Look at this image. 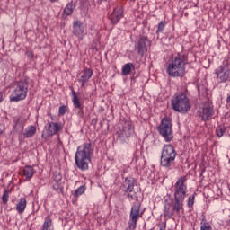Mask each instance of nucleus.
<instances>
[{
  "label": "nucleus",
  "mask_w": 230,
  "mask_h": 230,
  "mask_svg": "<svg viewBox=\"0 0 230 230\" xmlns=\"http://www.w3.org/2000/svg\"><path fill=\"white\" fill-rule=\"evenodd\" d=\"M35 134H37V128L35 126H28L23 132V136L27 139L33 137Z\"/></svg>",
  "instance_id": "22"
},
{
  "label": "nucleus",
  "mask_w": 230,
  "mask_h": 230,
  "mask_svg": "<svg viewBox=\"0 0 230 230\" xmlns=\"http://www.w3.org/2000/svg\"><path fill=\"white\" fill-rule=\"evenodd\" d=\"M151 42L146 36H141L137 41V51L138 54L143 57L146 51H148V48H150Z\"/></svg>",
  "instance_id": "13"
},
{
  "label": "nucleus",
  "mask_w": 230,
  "mask_h": 230,
  "mask_svg": "<svg viewBox=\"0 0 230 230\" xmlns=\"http://www.w3.org/2000/svg\"><path fill=\"white\" fill-rule=\"evenodd\" d=\"M164 229H166V226H164V228L163 227L160 228V230H164Z\"/></svg>",
  "instance_id": "40"
},
{
  "label": "nucleus",
  "mask_w": 230,
  "mask_h": 230,
  "mask_svg": "<svg viewBox=\"0 0 230 230\" xmlns=\"http://www.w3.org/2000/svg\"><path fill=\"white\" fill-rule=\"evenodd\" d=\"M75 10V5L73 3L67 4L66 8L64 9V15L66 17L73 14V11Z\"/></svg>",
  "instance_id": "25"
},
{
  "label": "nucleus",
  "mask_w": 230,
  "mask_h": 230,
  "mask_svg": "<svg viewBox=\"0 0 230 230\" xmlns=\"http://www.w3.org/2000/svg\"><path fill=\"white\" fill-rule=\"evenodd\" d=\"M184 205L177 208V200L174 199L173 207L170 204H165L164 210V217L167 218H172L173 215L176 213H180L181 209H182Z\"/></svg>",
  "instance_id": "14"
},
{
  "label": "nucleus",
  "mask_w": 230,
  "mask_h": 230,
  "mask_svg": "<svg viewBox=\"0 0 230 230\" xmlns=\"http://www.w3.org/2000/svg\"><path fill=\"white\" fill-rule=\"evenodd\" d=\"M123 18V8L121 7H116L113 10V13L110 16V21L112 22V24H118L119 21Z\"/></svg>",
  "instance_id": "17"
},
{
  "label": "nucleus",
  "mask_w": 230,
  "mask_h": 230,
  "mask_svg": "<svg viewBox=\"0 0 230 230\" xmlns=\"http://www.w3.org/2000/svg\"><path fill=\"white\" fill-rule=\"evenodd\" d=\"M41 230H55V226H53V221L51 220V217H49V216L45 217Z\"/></svg>",
  "instance_id": "23"
},
{
  "label": "nucleus",
  "mask_w": 230,
  "mask_h": 230,
  "mask_svg": "<svg viewBox=\"0 0 230 230\" xmlns=\"http://www.w3.org/2000/svg\"><path fill=\"white\" fill-rule=\"evenodd\" d=\"M166 24H168V22H166V21H161L158 23L157 30H156V35H159V33H163V31H164V28H166Z\"/></svg>",
  "instance_id": "26"
},
{
  "label": "nucleus",
  "mask_w": 230,
  "mask_h": 230,
  "mask_svg": "<svg viewBox=\"0 0 230 230\" xmlns=\"http://www.w3.org/2000/svg\"><path fill=\"white\" fill-rule=\"evenodd\" d=\"M54 181L55 184L53 185L54 190H58V182L62 181V175L60 173L54 174Z\"/></svg>",
  "instance_id": "28"
},
{
  "label": "nucleus",
  "mask_w": 230,
  "mask_h": 230,
  "mask_svg": "<svg viewBox=\"0 0 230 230\" xmlns=\"http://www.w3.org/2000/svg\"><path fill=\"white\" fill-rule=\"evenodd\" d=\"M126 193H128V197L129 198V199H131V200H134V195H132V194H130V192H126Z\"/></svg>",
  "instance_id": "36"
},
{
  "label": "nucleus",
  "mask_w": 230,
  "mask_h": 230,
  "mask_svg": "<svg viewBox=\"0 0 230 230\" xmlns=\"http://www.w3.org/2000/svg\"><path fill=\"white\" fill-rule=\"evenodd\" d=\"M217 80L219 84H226L227 80L230 82V68L227 64L221 66L216 69Z\"/></svg>",
  "instance_id": "11"
},
{
  "label": "nucleus",
  "mask_w": 230,
  "mask_h": 230,
  "mask_svg": "<svg viewBox=\"0 0 230 230\" xmlns=\"http://www.w3.org/2000/svg\"><path fill=\"white\" fill-rule=\"evenodd\" d=\"M3 102V93L0 92V103Z\"/></svg>",
  "instance_id": "37"
},
{
  "label": "nucleus",
  "mask_w": 230,
  "mask_h": 230,
  "mask_svg": "<svg viewBox=\"0 0 230 230\" xmlns=\"http://www.w3.org/2000/svg\"><path fill=\"white\" fill-rule=\"evenodd\" d=\"M14 130H18V132H22V130H24V126L16 123L14 126Z\"/></svg>",
  "instance_id": "34"
},
{
  "label": "nucleus",
  "mask_w": 230,
  "mask_h": 230,
  "mask_svg": "<svg viewBox=\"0 0 230 230\" xmlns=\"http://www.w3.org/2000/svg\"><path fill=\"white\" fill-rule=\"evenodd\" d=\"M188 193V178L186 176L180 177L174 184V200H176V208L184 206V199Z\"/></svg>",
  "instance_id": "5"
},
{
  "label": "nucleus",
  "mask_w": 230,
  "mask_h": 230,
  "mask_svg": "<svg viewBox=\"0 0 230 230\" xmlns=\"http://www.w3.org/2000/svg\"><path fill=\"white\" fill-rule=\"evenodd\" d=\"M66 111H67V107L65 106V105L60 106V107H59V110H58L59 114H60L61 116H64V114H66Z\"/></svg>",
  "instance_id": "33"
},
{
  "label": "nucleus",
  "mask_w": 230,
  "mask_h": 230,
  "mask_svg": "<svg viewBox=\"0 0 230 230\" xmlns=\"http://www.w3.org/2000/svg\"><path fill=\"white\" fill-rule=\"evenodd\" d=\"M137 181L134 177H126L123 181V188L125 189V193H132L134 191V187L137 184Z\"/></svg>",
  "instance_id": "16"
},
{
  "label": "nucleus",
  "mask_w": 230,
  "mask_h": 230,
  "mask_svg": "<svg viewBox=\"0 0 230 230\" xmlns=\"http://www.w3.org/2000/svg\"><path fill=\"white\" fill-rule=\"evenodd\" d=\"M186 64H188V56L178 53L172 56L167 62L166 73L172 78H184L186 76Z\"/></svg>",
  "instance_id": "1"
},
{
  "label": "nucleus",
  "mask_w": 230,
  "mask_h": 230,
  "mask_svg": "<svg viewBox=\"0 0 230 230\" xmlns=\"http://www.w3.org/2000/svg\"><path fill=\"white\" fill-rule=\"evenodd\" d=\"M93 77V70L90 68H84L81 72V75L78 78L79 84H81V87H84L89 80Z\"/></svg>",
  "instance_id": "15"
},
{
  "label": "nucleus",
  "mask_w": 230,
  "mask_h": 230,
  "mask_svg": "<svg viewBox=\"0 0 230 230\" xmlns=\"http://www.w3.org/2000/svg\"><path fill=\"white\" fill-rule=\"evenodd\" d=\"M27 201L25 198H21L16 204V211L19 215H22L26 210Z\"/></svg>",
  "instance_id": "21"
},
{
  "label": "nucleus",
  "mask_w": 230,
  "mask_h": 230,
  "mask_svg": "<svg viewBox=\"0 0 230 230\" xmlns=\"http://www.w3.org/2000/svg\"><path fill=\"white\" fill-rule=\"evenodd\" d=\"M200 230H211V225L208 222H201Z\"/></svg>",
  "instance_id": "32"
},
{
  "label": "nucleus",
  "mask_w": 230,
  "mask_h": 230,
  "mask_svg": "<svg viewBox=\"0 0 230 230\" xmlns=\"http://www.w3.org/2000/svg\"><path fill=\"white\" fill-rule=\"evenodd\" d=\"M73 35L77 37L79 40H84V37L87 35V29L81 21H75L73 23Z\"/></svg>",
  "instance_id": "12"
},
{
  "label": "nucleus",
  "mask_w": 230,
  "mask_h": 230,
  "mask_svg": "<svg viewBox=\"0 0 230 230\" xmlns=\"http://www.w3.org/2000/svg\"><path fill=\"white\" fill-rule=\"evenodd\" d=\"M177 157V151L172 145H164L161 152L160 164L164 168L172 170L173 164H175V159Z\"/></svg>",
  "instance_id": "6"
},
{
  "label": "nucleus",
  "mask_w": 230,
  "mask_h": 230,
  "mask_svg": "<svg viewBox=\"0 0 230 230\" xmlns=\"http://www.w3.org/2000/svg\"><path fill=\"white\" fill-rule=\"evenodd\" d=\"M158 132L165 143L173 141V129L172 128V121L168 117L162 119L158 127Z\"/></svg>",
  "instance_id": "7"
},
{
  "label": "nucleus",
  "mask_w": 230,
  "mask_h": 230,
  "mask_svg": "<svg viewBox=\"0 0 230 230\" xmlns=\"http://www.w3.org/2000/svg\"><path fill=\"white\" fill-rule=\"evenodd\" d=\"M103 1H107V0H97V2H98L99 4L103 3Z\"/></svg>",
  "instance_id": "38"
},
{
  "label": "nucleus",
  "mask_w": 230,
  "mask_h": 230,
  "mask_svg": "<svg viewBox=\"0 0 230 230\" xmlns=\"http://www.w3.org/2000/svg\"><path fill=\"white\" fill-rule=\"evenodd\" d=\"M10 198V192L8 190H4L3 196H2V201L4 204H6L8 202V199Z\"/></svg>",
  "instance_id": "31"
},
{
  "label": "nucleus",
  "mask_w": 230,
  "mask_h": 230,
  "mask_svg": "<svg viewBox=\"0 0 230 230\" xmlns=\"http://www.w3.org/2000/svg\"><path fill=\"white\" fill-rule=\"evenodd\" d=\"M28 78L24 77L16 81L13 84L12 93L9 96L10 102H17L26 100V96H28Z\"/></svg>",
  "instance_id": "4"
},
{
  "label": "nucleus",
  "mask_w": 230,
  "mask_h": 230,
  "mask_svg": "<svg viewBox=\"0 0 230 230\" xmlns=\"http://www.w3.org/2000/svg\"><path fill=\"white\" fill-rule=\"evenodd\" d=\"M216 134H217V137H222V136H224V134H226V127L218 126L216 128Z\"/></svg>",
  "instance_id": "29"
},
{
  "label": "nucleus",
  "mask_w": 230,
  "mask_h": 230,
  "mask_svg": "<svg viewBox=\"0 0 230 230\" xmlns=\"http://www.w3.org/2000/svg\"><path fill=\"white\" fill-rule=\"evenodd\" d=\"M64 130V125L62 122H48L45 127V132L42 134V137H51L52 136H58V132Z\"/></svg>",
  "instance_id": "10"
},
{
  "label": "nucleus",
  "mask_w": 230,
  "mask_h": 230,
  "mask_svg": "<svg viewBox=\"0 0 230 230\" xmlns=\"http://www.w3.org/2000/svg\"><path fill=\"white\" fill-rule=\"evenodd\" d=\"M22 173L23 177L30 181L35 175V169L31 165H26L22 170Z\"/></svg>",
  "instance_id": "20"
},
{
  "label": "nucleus",
  "mask_w": 230,
  "mask_h": 230,
  "mask_svg": "<svg viewBox=\"0 0 230 230\" xmlns=\"http://www.w3.org/2000/svg\"><path fill=\"white\" fill-rule=\"evenodd\" d=\"M171 105L175 112H180L181 114L190 112L191 111V102L188 97V89L176 93L171 100Z\"/></svg>",
  "instance_id": "3"
},
{
  "label": "nucleus",
  "mask_w": 230,
  "mask_h": 230,
  "mask_svg": "<svg viewBox=\"0 0 230 230\" xmlns=\"http://www.w3.org/2000/svg\"><path fill=\"white\" fill-rule=\"evenodd\" d=\"M50 3H57V0H50Z\"/></svg>",
  "instance_id": "39"
},
{
  "label": "nucleus",
  "mask_w": 230,
  "mask_h": 230,
  "mask_svg": "<svg viewBox=\"0 0 230 230\" xmlns=\"http://www.w3.org/2000/svg\"><path fill=\"white\" fill-rule=\"evenodd\" d=\"M26 55H27L28 58H33V57H34L33 51H31V50H28L26 52Z\"/></svg>",
  "instance_id": "35"
},
{
  "label": "nucleus",
  "mask_w": 230,
  "mask_h": 230,
  "mask_svg": "<svg viewBox=\"0 0 230 230\" xmlns=\"http://www.w3.org/2000/svg\"><path fill=\"white\" fill-rule=\"evenodd\" d=\"M93 144L86 142L77 147L75 152V161L78 170L85 172L89 170V164L91 163V155H93Z\"/></svg>",
  "instance_id": "2"
},
{
  "label": "nucleus",
  "mask_w": 230,
  "mask_h": 230,
  "mask_svg": "<svg viewBox=\"0 0 230 230\" xmlns=\"http://www.w3.org/2000/svg\"><path fill=\"white\" fill-rule=\"evenodd\" d=\"M85 185L80 186L77 190L74 192V197H80L81 195H84L85 193Z\"/></svg>",
  "instance_id": "27"
},
{
  "label": "nucleus",
  "mask_w": 230,
  "mask_h": 230,
  "mask_svg": "<svg viewBox=\"0 0 230 230\" xmlns=\"http://www.w3.org/2000/svg\"><path fill=\"white\" fill-rule=\"evenodd\" d=\"M143 214L141 213V204L134 203L131 207V211L129 214L128 228L126 230H134L137 226V220L141 218Z\"/></svg>",
  "instance_id": "9"
},
{
  "label": "nucleus",
  "mask_w": 230,
  "mask_h": 230,
  "mask_svg": "<svg viewBox=\"0 0 230 230\" xmlns=\"http://www.w3.org/2000/svg\"><path fill=\"white\" fill-rule=\"evenodd\" d=\"M72 96V102L75 109H79L78 116H84V106L82 105V102H80V98H78V95H76V92L73 91Z\"/></svg>",
  "instance_id": "18"
},
{
  "label": "nucleus",
  "mask_w": 230,
  "mask_h": 230,
  "mask_svg": "<svg viewBox=\"0 0 230 230\" xmlns=\"http://www.w3.org/2000/svg\"><path fill=\"white\" fill-rule=\"evenodd\" d=\"M215 115V108L209 101L205 102L198 110V116L201 121H209Z\"/></svg>",
  "instance_id": "8"
},
{
  "label": "nucleus",
  "mask_w": 230,
  "mask_h": 230,
  "mask_svg": "<svg viewBox=\"0 0 230 230\" xmlns=\"http://www.w3.org/2000/svg\"><path fill=\"white\" fill-rule=\"evenodd\" d=\"M132 67H134V64L132 63H127L122 66V75L124 76H128V75H130L132 71Z\"/></svg>",
  "instance_id": "24"
},
{
  "label": "nucleus",
  "mask_w": 230,
  "mask_h": 230,
  "mask_svg": "<svg viewBox=\"0 0 230 230\" xmlns=\"http://www.w3.org/2000/svg\"><path fill=\"white\" fill-rule=\"evenodd\" d=\"M193 204H195V194L190 196L187 199L188 208H193Z\"/></svg>",
  "instance_id": "30"
},
{
  "label": "nucleus",
  "mask_w": 230,
  "mask_h": 230,
  "mask_svg": "<svg viewBox=\"0 0 230 230\" xmlns=\"http://www.w3.org/2000/svg\"><path fill=\"white\" fill-rule=\"evenodd\" d=\"M134 132V128L130 122H125L122 127L121 136L122 137H130Z\"/></svg>",
  "instance_id": "19"
}]
</instances>
